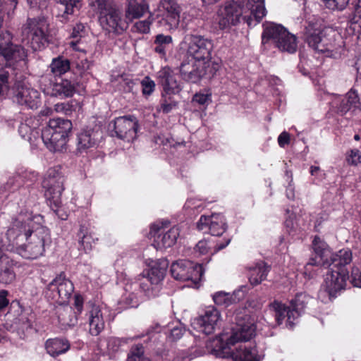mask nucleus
<instances>
[{
	"mask_svg": "<svg viewBox=\"0 0 361 361\" xmlns=\"http://www.w3.org/2000/svg\"><path fill=\"white\" fill-rule=\"evenodd\" d=\"M255 326L252 322L238 319L231 327V332H224L218 338L209 341L207 348L218 357H231L233 361H260L255 347L247 348L242 345L234 352L231 346L238 342L250 341L255 333Z\"/></svg>",
	"mask_w": 361,
	"mask_h": 361,
	"instance_id": "nucleus-1",
	"label": "nucleus"
},
{
	"mask_svg": "<svg viewBox=\"0 0 361 361\" xmlns=\"http://www.w3.org/2000/svg\"><path fill=\"white\" fill-rule=\"evenodd\" d=\"M264 0H233L219 11V25L224 30L242 20L250 26L253 19L259 23L265 16Z\"/></svg>",
	"mask_w": 361,
	"mask_h": 361,
	"instance_id": "nucleus-2",
	"label": "nucleus"
},
{
	"mask_svg": "<svg viewBox=\"0 0 361 361\" xmlns=\"http://www.w3.org/2000/svg\"><path fill=\"white\" fill-rule=\"evenodd\" d=\"M11 40L8 32L0 30V96L10 88L14 71L12 67L27 56L25 49L13 44Z\"/></svg>",
	"mask_w": 361,
	"mask_h": 361,
	"instance_id": "nucleus-3",
	"label": "nucleus"
},
{
	"mask_svg": "<svg viewBox=\"0 0 361 361\" xmlns=\"http://www.w3.org/2000/svg\"><path fill=\"white\" fill-rule=\"evenodd\" d=\"M334 35V31L330 30L328 33L327 30H322L319 23L312 21L307 23L303 31L305 42L314 50L321 53L337 50Z\"/></svg>",
	"mask_w": 361,
	"mask_h": 361,
	"instance_id": "nucleus-4",
	"label": "nucleus"
},
{
	"mask_svg": "<svg viewBox=\"0 0 361 361\" xmlns=\"http://www.w3.org/2000/svg\"><path fill=\"white\" fill-rule=\"evenodd\" d=\"M262 43H272L281 51L293 54L296 51L297 38L281 25L274 23L264 24Z\"/></svg>",
	"mask_w": 361,
	"mask_h": 361,
	"instance_id": "nucleus-5",
	"label": "nucleus"
},
{
	"mask_svg": "<svg viewBox=\"0 0 361 361\" xmlns=\"http://www.w3.org/2000/svg\"><path fill=\"white\" fill-rule=\"evenodd\" d=\"M64 177L59 167L48 169L42 180L44 195L51 209L56 214L61 204V195L64 190Z\"/></svg>",
	"mask_w": 361,
	"mask_h": 361,
	"instance_id": "nucleus-6",
	"label": "nucleus"
},
{
	"mask_svg": "<svg viewBox=\"0 0 361 361\" xmlns=\"http://www.w3.org/2000/svg\"><path fill=\"white\" fill-rule=\"evenodd\" d=\"M25 241L26 243L19 245L18 252L24 258L37 259L44 254L46 245L50 242L49 229L42 226H37L27 237Z\"/></svg>",
	"mask_w": 361,
	"mask_h": 361,
	"instance_id": "nucleus-7",
	"label": "nucleus"
},
{
	"mask_svg": "<svg viewBox=\"0 0 361 361\" xmlns=\"http://www.w3.org/2000/svg\"><path fill=\"white\" fill-rule=\"evenodd\" d=\"M99 11V22L104 29L109 32H120L124 30L122 21V12L113 1L97 0Z\"/></svg>",
	"mask_w": 361,
	"mask_h": 361,
	"instance_id": "nucleus-8",
	"label": "nucleus"
},
{
	"mask_svg": "<svg viewBox=\"0 0 361 361\" xmlns=\"http://www.w3.org/2000/svg\"><path fill=\"white\" fill-rule=\"evenodd\" d=\"M30 206H27L25 212L21 211L18 216L13 219L11 226L6 233L8 242L16 247L22 245L23 241L34 230L31 228L30 224L32 221L30 219Z\"/></svg>",
	"mask_w": 361,
	"mask_h": 361,
	"instance_id": "nucleus-9",
	"label": "nucleus"
},
{
	"mask_svg": "<svg viewBox=\"0 0 361 361\" xmlns=\"http://www.w3.org/2000/svg\"><path fill=\"white\" fill-rule=\"evenodd\" d=\"M183 43L188 44L187 55L190 59L207 63L212 59L214 48L211 39L196 34H188L184 37Z\"/></svg>",
	"mask_w": 361,
	"mask_h": 361,
	"instance_id": "nucleus-10",
	"label": "nucleus"
},
{
	"mask_svg": "<svg viewBox=\"0 0 361 361\" xmlns=\"http://www.w3.org/2000/svg\"><path fill=\"white\" fill-rule=\"evenodd\" d=\"M49 24L44 16L27 18L21 27L22 36L39 47L48 41Z\"/></svg>",
	"mask_w": 361,
	"mask_h": 361,
	"instance_id": "nucleus-11",
	"label": "nucleus"
},
{
	"mask_svg": "<svg viewBox=\"0 0 361 361\" xmlns=\"http://www.w3.org/2000/svg\"><path fill=\"white\" fill-rule=\"evenodd\" d=\"M138 128V121L134 116H120L109 124V130L111 136L127 142L137 137Z\"/></svg>",
	"mask_w": 361,
	"mask_h": 361,
	"instance_id": "nucleus-12",
	"label": "nucleus"
},
{
	"mask_svg": "<svg viewBox=\"0 0 361 361\" xmlns=\"http://www.w3.org/2000/svg\"><path fill=\"white\" fill-rule=\"evenodd\" d=\"M156 15L157 25L165 30H175L180 22L179 6L173 0L161 1Z\"/></svg>",
	"mask_w": 361,
	"mask_h": 361,
	"instance_id": "nucleus-13",
	"label": "nucleus"
},
{
	"mask_svg": "<svg viewBox=\"0 0 361 361\" xmlns=\"http://www.w3.org/2000/svg\"><path fill=\"white\" fill-rule=\"evenodd\" d=\"M172 276L179 281H191L197 283L201 281L204 270L200 264H195L189 260H178L171 266Z\"/></svg>",
	"mask_w": 361,
	"mask_h": 361,
	"instance_id": "nucleus-14",
	"label": "nucleus"
},
{
	"mask_svg": "<svg viewBox=\"0 0 361 361\" xmlns=\"http://www.w3.org/2000/svg\"><path fill=\"white\" fill-rule=\"evenodd\" d=\"M47 295L60 305L68 302L74 290L73 283L60 274L47 286Z\"/></svg>",
	"mask_w": 361,
	"mask_h": 361,
	"instance_id": "nucleus-15",
	"label": "nucleus"
},
{
	"mask_svg": "<svg viewBox=\"0 0 361 361\" xmlns=\"http://www.w3.org/2000/svg\"><path fill=\"white\" fill-rule=\"evenodd\" d=\"M348 278V271L347 269L338 271L331 268V271H329L325 276L322 287L330 298H335L338 292L345 288L346 280Z\"/></svg>",
	"mask_w": 361,
	"mask_h": 361,
	"instance_id": "nucleus-16",
	"label": "nucleus"
},
{
	"mask_svg": "<svg viewBox=\"0 0 361 361\" xmlns=\"http://www.w3.org/2000/svg\"><path fill=\"white\" fill-rule=\"evenodd\" d=\"M150 235L154 238L152 245L157 250H162L173 246L179 235V229L173 226L167 231L158 225H152L150 229Z\"/></svg>",
	"mask_w": 361,
	"mask_h": 361,
	"instance_id": "nucleus-17",
	"label": "nucleus"
},
{
	"mask_svg": "<svg viewBox=\"0 0 361 361\" xmlns=\"http://www.w3.org/2000/svg\"><path fill=\"white\" fill-rule=\"evenodd\" d=\"M206 64L188 57L180 65V74L186 82L196 83L206 75Z\"/></svg>",
	"mask_w": 361,
	"mask_h": 361,
	"instance_id": "nucleus-18",
	"label": "nucleus"
},
{
	"mask_svg": "<svg viewBox=\"0 0 361 361\" xmlns=\"http://www.w3.org/2000/svg\"><path fill=\"white\" fill-rule=\"evenodd\" d=\"M221 314L214 307H208L202 315L195 318L192 322L194 327L207 335L212 334L218 326Z\"/></svg>",
	"mask_w": 361,
	"mask_h": 361,
	"instance_id": "nucleus-19",
	"label": "nucleus"
},
{
	"mask_svg": "<svg viewBox=\"0 0 361 361\" xmlns=\"http://www.w3.org/2000/svg\"><path fill=\"white\" fill-rule=\"evenodd\" d=\"M157 83L162 88V93L171 96L179 93L181 90L180 82L174 71L169 67L165 66L157 72Z\"/></svg>",
	"mask_w": 361,
	"mask_h": 361,
	"instance_id": "nucleus-20",
	"label": "nucleus"
},
{
	"mask_svg": "<svg viewBox=\"0 0 361 361\" xmlns=\"http://www.w3.org/2000/svg\"><path fill=\"white\" fill-rule=\"evenodd\" d=\"M197 228L203 232L209 231L212 235L220 236L226 231V224L224 217L219 214L202 215L197 223Z\"/></svg>",
	"mask_w": 361,
	"mask_h": 361,
	"instance_id": "nucleus-21",
	"label": "nucleus"
},
{
	"mask_svg": "<svg viewBox=\"0 0 361 361\" xmlns=\"http://www.w3.org/2000/svg\"><path fill=\"white\" fill-rule=\"evenodd\" d=\"M85 310V319L89 324V332L92 336H98L105 326L102 312L98 305L90 301L86 303Z\"/></svg>",
	"mask_w": 361,
	"mask_h": 361,
	"instance_id": "nucleus-22",
	"label": "nucleus"
},
{
	"mask_svg": "<svg viewBox=\"0 0 361 361\" xmlns=\"http://www.w3.org/2000/svg\"><path fill=\"white\" fill-rule=\"evenodd\" d=\"M312 248L316 256L315 257L310 258L309 262L306 264V270H308V267L310 266H323L329 267V257L331 252L328 245L319 236H315L312 241Z\"/></svg>",
	"mask_w": 361,
	"mask_h": 361,
	"instance_id": "nucleus-23",
	"label": "nucleus"
},
{
	"mask_svg": "<svg viewBox=\"0 0 361 361\" xmlns=\"http://www.w3.org/2000/svg\"><path fill=\"white\" fill-rule=\"evenodd\" d=\"M15 100L18 104L25 105L29 109H37L40 104V94L33 88L21 86L17 90Z\"/></svg>",
	"mask_w": 361,
	"mask_h": 361,
	"instance_id": "nucleus-24",
	"label": "nucleus"
},
{
	"mask_svg": "<svg viewBox=\"0 0 361 361\" xmlns=\"http://www.w3.org/2000/svg\"><path fill=\"white\" fill-rule=\"evenodd\" d=\"M41 137L45 146L51 152L62 151L67 141V137L52 131V130L43 129Z\"/></svg>",
	"mask_w": 361,
	"mask_h": 361,
	"instance_id": "nucleus-25",
	"label": "nucleus"
},
{
	"mask_svg": "<svg viewBox=\"0 0 361 361\" xmlns=\"http://www.w3.org/2000/svg\"><path fill=\"white\" fill-rule=\"evenodd\" d=\"M76 91V82L66 78L57 80L51 87V95L60 99L71 97Z\"/></svg>",
	"mask_w": 361,
	"mask_h": 361,
	"instance_id": "nucleus-26",
	"label": "nucleus"
},
{
	"mask_svg": "<svg viewBox=\"0 0 361 361\" xmlns=\"http://www.w3.org/2000/svg\"><path fill=\"white\" fill-rule=\"evenodd\" d=\"M38 178V174L35 171H24L22 173L10 178L5 185L6 190L12 192L25 184L27 187L32 185Z\"/></svg>",
	"mask_w": 361,
	"mask_h": 361,
	"instance_id": "nucleus-27",
	"label": "nucleus"
},
{
	"mask_svg": "<svg viewBox=\"0 0 361 361\" xmlns=\"http://www.w3.org/2000/svg\"><path fill=\"white\" fill-rule=\"evenodd\" d=\"M312 300V298L306 293H300L295 295V299L291 301L292 312L288 313V324L291 327L294 324V321Z\"/></svg>",
	"mask_w": 361,
	"mask_h": 361,
	"instance_id": "nucleus-28",
	"label": "nucleus"
},
{
	"mask_svg": "<svg viewBox=\"0 0 361 361\" xmlns=\"http://www.w3.org/2000/svg\"><path fill=\"white\" fill-rule=\"evenodd\" d=\"M148 11L149 5L145 0H128L125 17L127 20L133 21L142 17Z\"/></svg>",
	"mask_w": 361,
	"mask_h": 361,
	"instance_id": "nucleus-29",
	"label": "nucleus"
},
{
	"mask_svg": "<svg viewBox=\"0 0 361 361\" xmlns=\"http://www.w3.org/2000/svg\"><path fill=\"white\" fill-rule=\"evenodd\" d=\"M169 262L165 259H159L153 262L150 269L147 271L146 281L152 284H158L161 281L166 274Z\"/></svg>",
	"mask_w": 361,
	"mask_h": 361,
	"instance_id": "nucleus-30",
	"label": "nucleus"
},
{
	"mask_svg": "<svg viewBox=\"0 0 361 361\" xmlns=\"http://www.w3.org/2000/svg\"><path fill=\"white\" fill-rule=\"evenodd\" d=\"M47 353L53 357L66 353L71 347L69 341L64 338H49L45 342Z\"/></svg>",
	"mask_w": 361,
	"mask_h": 361,
	"instance_id": "nucleus-31",
	"label": "nucleus"
},
{
	"mask_svg": "<svg viewBox=\"0 0 361 361\" xmlns=\"http://www.w3.org/2000/svg\"><path fill=\"white\" fill-rule=\"evenodd\" d=\"M97 143V133L92 129H83L77 135V151L82 153L94 147Z\"/></svg>",
	"mask_w": 361,
	"mask_h": 361,
	"instance_id": "nucleus-32",
	"label": "nucleus"
},
{
	"mask_svg": "<svg viewBox=\"0 0 361 361\" xmlns=\"http://www.w3.org/2000/svg\"><path fill=\"white\" fill-rule=\"evenodd\" d=\"M248 279L252 286L260 284L267 278L270 271V267L264 262L260 261L255 264V266L248 269Z\"/></svg>",
	"mask_w": 361,
	"mask_h": 361,
	"instance_id": "nucleus-33",
	"label": "nucleus"
},
{
	"mask_svg": "<svg viewBox=\"0 0 361 361\" xmlns=\"http://www.w3.org/2000/svg\"><path fill=\"white\" fill-rule=\"evenodd\" d=\"M352 252L348 249H342L337 252L331 253L329 257V267L335 270L346 269L345 266L352 261Z\"/></svg>",
	"mask_w": 361,
	"mask_h": 361,
	"instance_id": "nucleus-34",
	"label": "nucleus"
},
{
	"mask_svg": "<svg viewBox=\"0 0 361 361\" xmlns=\"http://www.w3.org/2000/svg\"><path fill=\"white\" fill-rule=\"evenodd\" d=\"M82 0H58V2L63 7L62 13L56 16L59 21L66 24L71 21L75 10L81 7Z\"/></svg>",
	"mask_w": 361,
	"mask_h": 361,
	"instance_id": "nucleus-35",
	"label": "nucleus"
},
{
	"mask_svg": "<svg viewBox=\"0 0 361 361\" xmlns=\"http://www.w3.org/2000/svg\"><path fill=\"white\" fill-rule=\"evenodd\" d=\"M360 106V100L357 94L353 90L349 91L338 104V112L341 115L345 114L348 111L357 109Z\"/></svg>",
	"mask_w": 361,
	"mask_h": 361,
	"instance_id": "nucleus-36",
	"label": "nucleus"
},
{
	"mask_svg": "<svg viewBox=\"0 0 361 361\" xmlns=\"http://www.w3.org/2000/svg\"><path fill=\"white\" fill-rule=\"evenodd\" d=\"M72 127V123L70 120L57 118L49 120L48 125L43 129H46L47 130H52V131L60 133L61 135L68 137Z\"/></svg>",
	"mask_w": 361,
	"mask_h": 361,
	"instance_id": "nucleus-37",
	"label": "nucleus"
},
{
	"mask_svg": "<svg viewBox=\"0 0 361 361\" xmlns=\"http://www.w3.org/2000/svg\"><path fill=\"white\" fill-rule=\"evenodd\" d=\"M49 69L54 75L61 76L70 70V61L63 56H58L52 59Z\"/></svg>",
	"mask_w": 361,
	"mask_h": 361,
	"instance_id": "nucleus-38",
	"label": "nucleus"
},
{
	"mask_svg": "<svg viewBox=\"0 0 361 361\" xmlns=\"http://www.w3.org/2000/svg\"><path fill=\"white\" fill-rule=\"evenodd\" d=\"M270 310L274 312L276 321L279 325L282 324L283 319L287 317V322L288 323V313L292 312V309L286 307L284 304L274 300L269 305Z\"/></svg>",
	"mask_w": 361,
	"mask_h": 361,
	"instance_id": "nucleus-39",
	"label": "nucleus"
},
{
	"mask_svg": "<svg viewBox=\"0 0 361 361\" xmlns=\"http://www.w3.org/2000/svg\"><path fill=\"white\" fill-rule=\"evenodd\" d=\"M78 235L80 238L79 243L82 246L85 252H87L90 251L94 243V238L92 233L88 232L85 226H80Z\"/></svg>",
	"mask_w": 361,
	"mask_h": 361,
	"instance_id": "nucleus-40",
	"label": "nucleus"
},
{
	"mask_svg": "<svg viewBox=\"0 0 361 361\" xmlns=\"http://www.w3.org/2000/svg\"><path fill=\"white\" fill-rule=\"evenodd\" d=\"M76 105V102L73 100L66 102H59L54 106V109L57 113L71 116L73 111H75Z\"/></svg>",
	"mask_w": 361,
	"mask_h": 361,
	"instance_id": "nucleus-41",
	"label": "nucleus"
},
{
	"mask_svg": "<svg viewBox=\"0 0 361 361\" xmlns=\"http://www.w3.org/2000/svg\"><path fill=\"white\" fill-rule=\"evenodd\" d=\"M144 348L142 344L135 345L130 350V355L127 361H151L149 358L143 355Z\"/></svg>",
	"mask_w": 361,
	"mask_h": 361,
	"instance_id": "nucleus-42",
	"label": "nucleus"
},
{
	"mask_svg": "<svg viewBox=\"0 0 361 361\" xmlns=\"http://www.w3.org/2000/svg\"><path fill=\"white\" fill-rule=\"evenodd\" d=\"M154 20L157 21L156 16L154 17V14H151L147 19L135 23L134 27L139 32L147 33L149 31L150 25Z\"/></svg>",
	"mask_w": 361,
	"mask_h": 361,
	"instance_id": "nucleus-43",
	"label": "nucleus"
},
{
	"mask_svg": "<svg viewBox=\"0 0 361 361\" xmlns=\"http://www.w3.org/2000/svg\"><path fill=\"white\" fill-rule=\"evenodd\" d=\"M214 303L219 306L228 307L231 304V297L229 293L225 292H217L213 295Z\"/></svg>",
	"mask_w": 361,
	"mask_h": 361,
	"instance_id": "nucleus-44",
	"label": "nucleus"
},
{
	"mask_svg": "<svg viewBox=\"0 0 361 361\" xmlns=\"http://www.w3.org/2000/svg\"><path fill=\"white\" fill-rule=\"evenodd\" d=\"M160 102L161 110L164 114L169 113L176 106V103L173 100H171V96H169L168 94H161Z\"/></svg>",
	"mask_w": 361,
	"mask_h": 361,
	"instance_id": "nucleus-45",
	"label": "nucleus"
},
{
	"mask_svg": "<svg viewBox=\"0 0 361 361\" xmlns=\"http://www.w3.org/2000/svg\"><path fill=\"white\" fill-rule=\"evenodd\" d=\"M143 95L147 97L152 94L155 89V82L147 76L140 82Z\"/></svg>",
	"mask_w": 361,
	"mask_h": 361,
	"instance_id": "nucleus-46",
	"label": "nucleus"
},
{
	"mask_svg": "<svg viewBox=\"0 0 361 361\" xmlns=\"http://www.w3.org/2000/svg\"><path fill=\"white\" fill-rule=\"evenodd\" d=\"M126 307H137L139 305V300L137 295L134 293H126L122 299Z\"/></svg>",
	"mask_w": 361,
	"mask_h": 361,
	"instance_id": "nucleus-47",
	"label": "nucleus"
},
{
	"mask_svg": "<svg viewBox=\"0 0 361 361\" xmlns=\"http://www.w3.org/2000/svg\"><path fill=\"white\" fill-rule=\"evenodd\" d=\"M323 1L329 9L343 10L348 4L349 0H323Z\"/></svg>",
	"mask_w": 361,
	"mask_h": 361,
	"instance_id": "nucleus-48",
	"label": "nucleus"
},
{
	"mask_svg": "<svg viewBox=\"0 0 361 361\" xmlns=\"http://www.w3.org/2000/svg\"><path fill=\"white\" fill-rule=\"evenodd\" d=\"M128 341V338H110L108 341V348L112 351H117L123 344L127 343Z\"/></svg>",
	"mask_w": 361,
	"mask_h": 361,
	"instance_id": "nucleus-49",
	"label": "nucleus"
},
{
	"mask_svg": "<svg viewBox=\"0 0 361 361\" xmlns=\"http://www.w3.org/2000/svg\"><path fill=\"white\" fill-rule=\"evenodd\" d=\"M212 248L209 242L207 240H200L195 247V252L199 253V255H204L208 253Z\"/></svg>",
	"mask_w": 361,
	"mask_h": 361,
	"instance_id": "nucleus-50",
	"label": "nucleus"
},
{
	"mask_svg": "<svg viewBox=\"0 0 361 361\" xmlns=\"http://www.w3.org/2000/svg\"><path fill=\"white\" fill-rule=\"evenodd\" d=\"M71 313H72V310L68 307H60L56 310L59 320L63 324H68L70 321L66 318V315Z\"/></svg>",
	"mask_w": 361,
	"mask_h": 361,
	"instance_id": "nucleus-51",
	"label": "nucleus"
},
{
	"mask_svg": "<svg viewBox=\"0 0 361 361\" xmlns=\"http://www.w3.org/2000/svg\"><path fill=\"white\" fill-rule=\"evenodd\" d=\"M350 279V281L354 286L361 288V271L358 267H353Z\"/></svg>",
	"mask_w": 361,
	"mask_h": 361,
	"instance_id": "nucleus-52",
	"label": "nucleus"
},
{
	"mask_svg": "<svg viewBox=\"0 0 361 361\" xmlns=\"http://www.w3.org/2000/svg\"><path fill=\"white\" fill-rule=\"evenodd\" d=\"M348 164L351 165H357L361 162V153L357 149H351L350 154L347 158Z\"/></svg>",
	"mask_w": 361,
	"mask_h": 361,
	"instance_id": "nucleus-53",
	"label": "nucleus"
},
{
	"mask_svg": "<svg viewBox=\"0 0 361 361\" xmlns=\"http://www.w3.org/2000/svg\"><path fill=\"white\" fill-rule=\"evenodd\" d=\"M172 41L171 36L159 34L156 36L154 44H159L166 47V46L172 43Z\"/></svg>",
	"mask_w": 361,
	"mask_h": 361,
	"instance_id": "nucleus-54",
	"label": "nucleus"
},
{
	"mask_svg": "<svg viewBox=\"0 0 361 361\" xmlns=\"http://www.w3.org/2000/svg\"><path fill=\"white\" fill-rule=\"evenodd\" d=\"M83 303H84L83 298L79 294L75 295V296H74V307L76 310V312H75L76 317H78L82 314Z\"/></svg>",
	"mask_w": 361,
	"mask_h": 361,
	"instance_id": "nucleus-55",
	"label": "nucleus"
},
{
	"mask_svg": "<svg viewBox=\"0 0 361 361\" xmlns=\"http://www.w3.org/2000/svg\"><path fill=\"white\" fill-rule=\"evenodd\" d=\"M18 133L23 139L29 140L31 128L26 123H20L18 127Z\"/></svg>",
	"mask_w": 361,
	"mask_h": 361,
	"instance_id": "nucleus-56",
	"label": "nucleus"
},
{
	"mask_svg": "<svg viewBox=\"0 0 361 361\" xmlns=\"http://www.w3.org/2000/svg\"><path fill=\"white\" fill-rule=\"evenodd\" d=\"M91 62L87 59H81L77 62L76 68L81 72L87 71L91 66Z\"/></svg>",
	"mask_w": 361,
	"mask_h": 361,
	"instance_id": "nucleus-57",
	"label": "nucleus"
},
{
	"mask_svg": "<svg viewBox=\"0 0 361 361\" xmlns=\"http://www.w3.org/2000/svg\"><path fill=\"white\" fill-rule=\"evenodd\" d=\"M209 99V95L207 94L197 93L194 95L192 101L199 104H205Z\"/></svg>",
	"mask_w": 361,
	"mask_h": 361,
	"instance_id": "nucleus-58",
	"label": "nucleus"
},
{
	"mask_svg": "<svg viewBox=\"0 0 361 361\" xmlns=\"http://www.w3.org/2000/svg\"><path fill=\"white\" fill-rule=\"evenodd\" d=\"M278 142L280 147H283L290 142V135L287 132L281 133L278 137Z\"/></svg>",
	"mask_w": 361,
	"mask_h": 361,
	"instance_id": "nucleus-59",
	"label": "nucleus"
},
{
	"mask_svg": "<svg viewBox=\"0 0 361 361\" xmlns=\"http://www.w3.org/2000/svg\"><path fill=\"white\" fill-rule=\"evenodd\" d=\"M361 20V8L356 5L353 16L350 18L352 23H358Z\"/></svg>",
	"mask_w": 361,
	"mask_h": 361,
	"instance_id": "nucleus-60",
	"label": "nucleus"
},
{
	"mask_svg": "<svg viewBox=\"0 0 361 361\" xmlns=\"http://www.w3.org/2000/svg\"><path fill=\"white\" fill-rule=\"evenodd\" d=\"M7 291L1 290L0 292V310L6 307L8 304V300L6 298Z\"/></svg>",
	"mask_w": 361,
	"mask_h": 361,
	"instance_id": "nucleus-61",
	"label": "nucleus"
},
{
	"mask_svg": "<svg viewBox=\"0 0 361 361\" xmlns=\"http://www.w3.org/2000/svg\"><path fill=\"white\" fill-rule=\"evenodd\" d=\"M183 334V331L181 328L174 327L171 331V337L173 340H177L181 338Z\"/></svg>",
	"mask_w": 361,
	"mask_h": 361,
	"instance_id": "nucleus-62",
	"label": "nucleus"
},
{
	"mask_svg": "<svg viewBox=\"0 0 361 361\" xmlns=\"http://www.w3.org/2000/svg\"><path fill=\"white\" fill-rule=\"evenodd\" d=\"M134 85L135 82L132 79L126 78L123 80V87L126 92H133Z\"/></svg>",
	"mask_w": 361,
	"mask_h": 361,
	"instance_id": "nucleus-63",
	"label": "nucleus"
},
{
	"mask_svg": "<svg viewBox=\"0 0 361 361\" xmlns=\"http://www.w3.org/2000/svg\"><path fill=\"white\" fill-rule=\"evenodd\" d=\"M229 243H230V239L225 240L224 243H217L216 244V245L214 246V250L212 254L216 253L218 251L225 248L229 244Z\"/></svg>",
	"mask_w": 361,
	"mask_h": 361,
	"instance_id": "nucleus-64",
	"label": "nucleus"
}]
</instances>
